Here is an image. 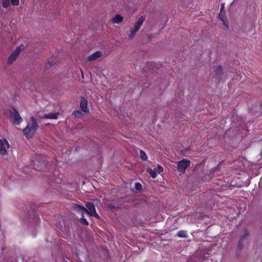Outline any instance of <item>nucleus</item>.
Returning a JSON list of instances; mask_svg holds the SVG:
<instances>
[{
	"mask_svg": "<svg viewBox=\"0 0 262 262\" xmlns=\"http://www.w3.org/2000/svg\"><path fill=\"white\" fill-rule=\"evenodd\" d=\"M38 127L36 120L33 116H31L27 126L23 130L24 135L27 139L32 138Z\"/></svg>",
	"mask_w": 262,
	"mask_h": 262,
	"instance_id": "nucleus-1",
	"label": "nucleus"
},
{
	"mask_svg": "<svg viewBox=\"0 0 262 262\" xmlns=\"http://www.w3.org/2000/svg\"><path fill=\"white\" fill-rule=\"evenodd\" d=\"M48 161L46 157L39 155L32 162L33 168L38 171L45 170L47 168Z\"/></svg>",
	"mask_w": 262,
	"mask_h": 262,
	"instance_id": "nucleus-2",
	"label": "nucleus"
},
{
	"mask_svg": "<svg viewBox=\"0 0 262 262\" xmlns=\"http://www.w3.org/2000/svg\"><path fill=\"white\" fill-rule=\"evenodd\" d=\"M86 208L83 206V212H85L91 216H94L99 219V215L97 213L95 204L93 202H87L85 204Z\"/></svg>",
	"mask_w": 262,
	"mask_h": 262,
	"instance_id": "nucleus-3",
	"label": "nucleus"
},
{
	"mask_svg": "<svg viewBox=\"0 0 262 262\" xmlns=\"http://www.w3.org/2000/svg\"><path fill=\"white\" fill-rule=\"evenodd\" d=\"M24 49L25 46L23 44H21L17 47L9 57L8 59V63L9 64L12 63L17 59L20 53Z\"/></svg>",
	"mask_w": 262,
	"mask_h": 262,
	"instance_id": "nucleus-4",
	"label": "nucleus"
},
{
	"mask_svg": "<svg viewBox=\"0 0 262 262\" xmlns=\"http://www.w3.org/2000/svg\"><path fill=\"white\" fill-rule=\"evenodd\" d=\"M10 118L12 123L16 125H19L23 120L18 112L14 107H13L12 111H10Z\"/></svg>",
	"mask_w": 262,
	"mask_h": 262,
	"instance_id": "nucleus-5",
	"label": "nucleus"
},
{
	"mask_svg": "<svg viewBox=\"0 0 262 262\" xmlns=\"http://www.w3.org/2000/svg\"><path fill=\"white\" fill-rule=\"evenodd\" d=\"M190 161L187 159H183L177 163V169L179 172L184 173L187 168L190 166Z\"/></svg>",
	"mask_w": 262,
	"mask_h": 262,
	"instance_id": "nucleus-6",
	"label": "nucleus"
},
{
	"mask_svg": "<svg viewBox=\"0 0 262 262\" xmlns=\"http://www.w3.org/2000/svg\"><path fill=\"white\" fill-rule=\"evenodd\" d=\"M9 147V144L8 141L5 140H0V153L2 155L7 154V148Z\"/></svg>",
	"mask_w": 262,
	"mask_h": 262,
	"instance_id": "nucleus-7",
	"label": "nucleus"
},
{
	"mask_svg": "<svg viewBox=\"0 0 262 262\" xmlns=\"http://www.w3.org/2000/svg\"><path fill=\"white\" fill-rule=\"evenodd\" d=\"M145 19V17L143 15L139 18L138 21L135 24L134 28H133L134 33H137L139 30L141 26L143 25V23Z\"/></svg>",
	"mask_w": 262,
	"mask_h": 262,
	"instance_id": "nucleus-8",
	"label": "nucleus"
},
{
	"mask_svg": "<svg viewBox=\"0 0 262 262\" xmlns=\"http://www.w3.org/2000/svg\"><path fill=\"white\" fill-rule=\"evenodd\" d=\"M59 62V59L57 58L52 57L48 61V62L46 64L45 67L46 69H49L52 66L56 64Z\"/></svg>",
	"mask_w": 262,
	"mask_h": 262,
	"instance_id": "nucleus-9",
	"label": "nucleus"
},
{
	"mask_svg": "<svg viewBox=\"0 0 262 262\" xmlns=\"http://www.w3.org/2000/svg\"><path fill=\"white\" fill-rule=\"evenodd\" d=\"M102 54L100 51H96L91 54L87 57V60L89 61H93L98 59L102 56Z\"/></svg>",
	"mask_w": 262,
	"mask_h": 262,
	"instance_id": "nucleus-10",
	"label": "nucleus"
},
{
	"mask_svg": "<svg viewBox=\"0 0 262 262\" xmlns=\"http://www.w3.org/2000/svg\"><path fill=\"white\" fill-rule=\"evenodd\" d=\"M218 17H219V18L220 19V20L222 21L223 25L228 28V21L227 20V18L225 16V12H220Z\"/></svg>",
	"mask_w": 262,
	"mask_h": 262,
	"instance_id": "nucleus-11",
	"label": "nucleus"
},
{
	"mask_svg": "<svg viewBox=\"0 0 262 262\" xmlns=\"http://www.w3.org/2000/svg\"><path fill=\"white\" fill-rule=\"evenodd\" d=\"M59 115V113H49L45 114L44 116L41 118L49 119H57Z\"/></svg>",
	"mask_w": 262,
	"mask_h": 262,
	"instance_id": "nucleus-12",
	"label": "nucleus"
},
{
	"mask_svg": "<svg viewBox=\"0 0 262 262\" xmlns=\"http://www.w3.org/2000/svg\"><path fill=\"white\" fill-rule=\"evenodd\" d=\"M123 17L120 14H117L112 18V22L114 24H119L122 21Z\"/></svg>",
	"mask_w": 262,
	"mask_h": 262,
	"instance_id": "nucleus-13",
	"label": "nucleus"
},
{
	"mask_svg": "<svg viewBox=\"0 0 262 262\" xmlns=\"http://www.w3.org/2000/svg\"><path fill=\"white\" fill-rule=\"evenodd\" d=\"M215 75L218 79H221L222 75V67L221 66H218L215 70Z\"/></svg>",
	"mask_w": 262,
	"mask_h": 262,
	"instance_id": "nucleus-14",
	"label": "nucleus"
},
{
	"mask_svg": "<svg viewBox=\"0 0 262 262\" xmlns=\"http://www.w3.org/2000/svg\"><path fill=\"white\" fill-rule=\"evenodd\" d=\"M87 100L85 98L83 97V100H82V111L83 112L87 113L89 112V110L88 108L87 105Z\"/></svg>",
	"mask_w": 262,
	"mask_h": 262,
	"instance_id": "nucleus-15",
	"label": "nucleus"
},
{
	"mask_svg": "<svg viewBox=\"0 0 262 262\" xmlns=\"http://www.w3.org/2000/svg\"><path fill=\"white\" fill-rule=\"evenodd\" d=\"M147 171L148 172L150 177L152 178H156L157 176V171L156 169H152L151 168H149L147 170Z\"/></svg>",
	"mask_w": 262,
	"mask_h": 262,
	"instance_id": "nucleus-16",
	"label": "nucleus"
},
{
	"mask_svg": "<svg viewBox=\"0 0 262 262\" xmlns=\"http://www.w3.org/2000/svg\"><path fill=\"white\" fill-rule=\"evenodd\" d=\"M177 235L181 238H186L187 237V235L186 234V232L183 230H180L177 232Z\"/></svg>",
	"mask_w": 262,
	"mask_h": 262,
	"instance_id": "nucleus-17",
	"label": "nucleus"
},
{
	"mask_svg": "<svg viewBox=\"0 0 262 262\" xmlns=\"http://www.w3.org/2000/svg\"><path fill=\"white\" fill-rule=\"evenodd\" d=\"M140 156L141 159L144 161H146L147 159V156L145 151L141 149L140 150Z\"/></svg>",
	"mask_w": 262,
	"mask_h": 262,
	"instance_id": "nucleus-18",
	"label": "nucleus"
},
{
	"mask_svg": "<svg viewBox=\"0 0 262 262\" xmlns=\"http://www.w3.org/2000/svg\"><path fill=\"white\" fill-rule=\"evenodd\" d=\"M72 115H73L75 118H80L82 116V113L79 110L75 111L73 113Z\"/></svg>",
	"mask_w": 262,
	"mask_h": 262,
	"instance_id": "nucleus-19",
	"label": "nucleus"
},
{
	"mask_svg": "<svg viewBox=\"0 0 262 262\" xmlns=\"http://www.w3.org/2000/svg\"><path fill=\"white\" fill-rule=\"evenodd\" d=\"M248 235H249L248 230L246 229L244 231L243 235L241 236L240 240L244 241V240L246 239L247 238V237L248 236Z\"/></svg>",
	"mask_w": 262,
	"mask_h": 262,
	"instance_id": "nucleus-20",
	"label": "nucleus"
},
{
	"mask_svg": "<svg viewBox=\"0 0 262 262\" xmlns=\"http://www.w3.org/2000/svg\"><path fill=\"white\" fill-rule=\"evenodd\" d=\"M72 208L78 211L79 212H82V206L81 205H77L76 204H73L72 205Z\"/></svg>",
	"mask_w": 262,
	"mask_h": 262,
	"instance_id": "nucleus-21",
	"label": "nucleus"
},
{
	"mask_svg": "<svg viewBox=\"0 0 262 262\" xmlns=\"http://www.w3.org/2000/svg\"><path fill=\"white\" fill-rule=\"evenodd\" d=\"M243 241H242V240L239 239V242L238 243V244H237V250L241 251V250H242L243 249V248H244V244H243Z\"/></svg>",
	"mask_w": 262,
	"mask_h": 262,
	"instance_id": "nucleus-22",
	"label": "nucleus"
},
{
	"mask_svg": "<svg viewBox=\"0 0 262 262\" xmlns=\"http://www.w3.org/2000/svg\"><path fill=\"white\" fill-rule=\"evenodd\" d=\"M10 5V0H3L2 2V6L5 8H7L9 7Z\"/></svg>",
	"mask_w": 262,
	"mask_h": 262,
	"instance_id": "nucleus-23",
	"label": "nucleus"
},
{
	"mask_svg": "<svg viewBox=\"0 0 262 262\" xmlns=\"http://www.w3.org/2000/svg\"><path fill=\"white\" fill-rule=\"evenodd\" d=\"M135 188L137 190H141L142 186L140 183L136 182L135 184Z\"/></svg>",
	"mask_w": 262,
	"mask_h": 262,
	"instance_id": "nucleus-24",
	"label": "nucleus"
},
{
	"mask_svg": "<svg viewBox=\"0 0 262 262\" xmlns=\"http://www.w3.org/2000/svg\"><path fill=\"white\" fill-rule=\"evenodd\" d=\"M163 170L164 169L161 166L158 165L157 169L156 170L157 171V172L160 173L161 172H163Z\"/></svg>",
	"mask_w": 262,
	"mask_h": 262,
	"instance_id": "nucleus-25",
	"label": "nucleus"
},
{
	"mask_svg": "<svg viewBox=\"0 0 262 262\" xmlns=\"http://www.w3.org/2000/svg\"><path fill=\"white\" fill-rule=\"evenodd\" d=\"M11 2L14 6H17L19 4V0H11Z\"/></svg>",
	"mask_w": 262,
	"mask_h": 262,
	"instance_id": "nucleus-26",
	"label": "nucleus"
},
{
	"mask_svg": "<svg viewBox=\"0 0 262 262\" xmlns=\"http://www.w3.org/2000/svg\"><path fill=\"white\" fill-rule=\"evenodd\" d=\"M33 220H34V222H35V223H37V222H39V220H40V219L38 217L37 215H36L35 214H34L33 215Z\"/></svg>",
	"mask_w": 262,
	"mask_h": 262,
	"instance_id": "nucleus-27",
	"label": "nucleus"
},
{
	"mask_svg": "<svg viewBox=\"0 0 262 262\" xmlns=\"http://www.w3.org/2000/svg\"><path fill=\"white\" fill-rule=\"evenodd\" d=\"M136 33H134L133 29L130 31V34L129 35V38H133L136 34Z\"/></svg>",
	"mask_w": 262,
	"mask_h": 262,
	"instance_id": "nucleus-28",
	"label": "nucleus"
},
{
	"mask_svg": "<svg viewBox=\"0 0 262 262\" xmlns=\"http://www.w3.org/2000/svg\"><path fill=\"white\" fill-rule=\"evenodd\" d=\"M83 225H84L86 226L89 225L88 221L85 218H84L83 216Z\"/></svg>",
	"mask_w": 262,
	"mask_h": 262,
	"instance_id": "nucleus-29",
	"label": "nucleus"
},
{
	"mask_svg": "<svg viewBox=\"0 0 262 262\" xmlns=\"http://www.w3.org/2000/svg\"><path fill=\"white\" fill-rule=\"evenodd\" d=\"M224 9V4L222 3L221 4V8L220 12H224L223 11Z\"/></svg>",
	"mask_w": 262,
	"mask_h": 262,
	"instance_id": "nucleus-30",
	"label": "nucleus"
},
{
	"mask_svg": "<svg viewBox=\"0 0 262 262\" xmlns=\"http://www.w3.org/2000/svg\"><path fill=\"white\" fill-rule=\"evenodd\" d=\"M82 100H81L80 101V103H79V107L81 110H82Z\"/></svg>",
	"mask_w": 262,
	"mask_h": 262,
	"instance_id": "nucleus-31",
	"label": "nucleus"
},
{
	"mask_svg": "<svg viewBox=\"0 0 262 262\" xmlns=\"http://www.w3.org/2000/svg\"><path fill=\"white\" fill-rule=\"evenodd\" d=\"M80 148L79 147H76L75 148V150L79 151V150H80Z\"/></svg>",
	"mask_w": 262,
	"mask_h": 262,
	"instance_id": "nucleus-32",
	"label": "nucleus"
},
{
	"mask_svg": "<svg viewBox=\"0 0 262 262\" xmlns=\"http://www.w3.org/2000/svg\"><path fill=\"white\" fill-rule=\"evenodd\" d=\"M79 222H81V223H82V218H80V219H79Z\"/></svg>",
	"mask_w": 262,
	"mask_h": 262,
	"instance_id": "nucleus-33",
	"label": "nucleus"
},
{
	"mask_svg": "<svg viewBox=\"0 0 262 262\" xmlns=\"http://www.w3.org/2000/svg\"><path fill=\"white\" fill-rule=\"evenodd\" d=\"M80 72L82 73V70L80 69Z\"/></svg>",
	"mask_w": 262,
	"mask_h": 262,
	"instance_id": "nucleus-34",
	"label": "nucleus"
},
{
	"mask_svg": "<svg viewBox=\"0 0 262 262\" xmlns=\"http://www.w3.org/2000/svg\"><path fill=\"white\" fill-rule=\"evenodd\" d=\"M64 262H68V261H64Z\"/></svg>",
	"mask_w": 262,
	"mask_h": 262,
	"instance_id": "nucleus-35",
	"label": "nucleus"
}]
</instances>
